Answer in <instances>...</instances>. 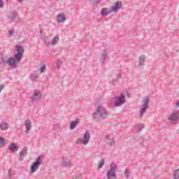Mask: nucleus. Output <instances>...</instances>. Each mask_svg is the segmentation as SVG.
Here are the masks:
<instances>
[{
  "label": "nucleus",
  "instance_id": "f257e3e1",
  "mask_svg": "<svg viewBox=\"0 0 179 179\" xmlns=\"http://www.w3.org/2000/svg\"><path fill=\"white\" fill-rule=\"evenodd\" d=\"M117 164L115 163H111L110 165V169L107 171V178L108 179H116L117 175L115 171H117Z\"/></svg>",
  "mask_w": 179,
  "mask_h": 179
},
{
  "label": "nucleus",
  "instance_id": "f03ea898",
  "mask_svg": "<svg viewBox=\"0 0 179 179\" xmlns=\"http://www.w3.org/2000/svg\"><path fill=\"white\" fill-rule=\"evenodd\" d=\"M90 141V133L89 131H85L83 134V138H77L76 143H80L83 145H87Z\"/></svg>",
  "mask_w": 179,
  "mask_h": 179
},
{
  "label": "nucleus",
  "instance_id": "7ed1b4c3",
  "mask_svg": "<svg viewBox=\"0 0 179 179\" xmlns=\"http://www.w3.org/2000/svg\"><path fill=\"white\" fill-rule=\"evenodd\" d=\"M16 48L17 51V54L15 55L16 62H20V59H22V57H23V48L17 45Z\"/></svg>",
  "mask_w": 179,
  "mask_h": 179
},
{
  "label": "nucleus",
  "instance_id": "20e7f679",
  "mask_svg": "<svg viewBox=\"0 0 179 179\" xmlns=\"http://www.w3.org/2000/svg\"><path fill=\"white\" fill-rule=\"evenodd\" d=\"M94 118H96V117L104 118V117H106V110L101 107H99L97 111L94 113Z\"/></svg>",
  "mask_w": 179,
  "mask_h": 179
},
{
  "label": "nucleus",
  "instance_id": "39448f33",
  "mask_svg": "<svg viewBox=\"0 0 179 179\" xmlns=\"http://www.w3.org/2000/svg\"><path fill=\"white\" fill-rule=\"evenodd\" d=\"M40 164H41V160H40V157H38V159L31 166V173H36V170H38Z\"/></svg>",
  "mask_w": 179,
  "mask_h": 179
},
{
  "label": "nucleus",
  "instance_id": "423d86ee",
  "mask_svg": "<svg viewBox=\"0 0 179 179\" xmlns=\"http://www.w3.org/2000/svg\"><path fill=\"white\" fill-rule=\"evenodd\" d=\"M143 103L144 104V106L141 108V110H140L141 114H144V113H146V110L148 107V104L149 103V98L148 96H145L143 99Z\"/></svg>",
  "mask_w": 179,
  "mask_h": 179
},
{
  "label": "nucleus",
  "instance_id": "0eeeda50",
  "mask_svg": "<svg viewBox=\"0 0 179 179\" xmlns=\"http://www.w3.org/2000/svg\"><path fill=\"white\" fill-rule=\"evenodd\" d=\"M124 103H125V95L122 94L120 96L117 98L116 101H115V106L118 107L122 104H124Z\"/></svg>",
  "mask_w": 179,
  "mask_h": 179
},
{
  "label": "nucleus",
  "instance_id": "6e6552de",
  "mask_svg": "<svg viewBox=\"0 0 179 179\" xmlns=\"http://www.w3.org/2000/svg\"><path fill=\"white\" fill-rule=\"evenodd\" d=\"M122 3L120 1H117L113 6L110 7V12H113L114 13H116V12H118V10L121 8Z\"/></svg>",
  "mask_w": 179,
  "mask_h": 179
},
{
  "label": "nucleus",
  "instance_id": "1a4fd4ad",
  "mask_svg": "<svg viewBox=\"0 0 179 179\" xmlns=\"http://www.w3.org/2000/svg\"><path fill=\"white\" fill-rule=\"evenodd\" d=\"M169 119L171 120V121H172L173 122H178V121H179V111L176 110L175 112H173Z\"/></svg>",
  "mask_w": 179,
  "mask_h": 179
},
{
  "label": "nucleus",
  "instance_id": "9d476101",
  "mask_svg": "<svg viewBox=\"0 0 179 179\" xmlns=\"http://www.w3.org/2000/svg\"><path fill=\"white\" fill-rule=\"evenodd\" d=\"M44 41L46 45H51V44H57V42L59 41V36H55L52 43H50V39H48V38H45Z\"/></svg>",
  "mask_w": 179,
  "mask_h": 179
},
{
  "label": "nucleus",
  "instance_id": "9b49d317",
  "mask_svg": "<svg viewBox=\"0 0 179 179\" xmlns=\"http://www.w3.org/2000/svg\"><path fill=\"white\" fill-rule=\"evenodd\" d=\"M41 99V92L40 91H36L32 96V101H38Z\"/></svg>",
  "mask_w": 179,
  "mask_h": 179
},
{
  "label": "nucleus",
  "instance_id": "f8f14e48",
  "mask_svg": "<svg viewBox=\"0 0 179 179\" xmlns=\"http://www.w3.org/2000/svg\"><path fill=\"white\" fill-rule=\"evenodd\" d=\"M106 142L110 146H113V145H114L115 143L114 138H113V137H111L110 136H106Z\"/></svg>",
  "mask_w": 179,
  "mask_h": 179
},
{
  "label": "nucleus",
  "instance_id": "ddd939ff",
  "mask_svg": "<svg viewBox=\"0 0 179 179\" xmlns=\"http://www.w3.org/2000/svg\"><path fill=\"white\" fill-rule=\"evenodd\" d=\"M16 62H17L16 60L12 57L9 58L7 60V64L10 66H17V64Z\"/></svg>",
  "mask_w": 179,
  "mask_h": 179
},
{
  "label": "nucleus",
  "instance_id": "4468645a",
  "mask_svg": "<svg viewBox=\"0 0 179 179\" xmlns=\"http://www.w3.org/2000/svg\"><path fill=\"white\" fill-rule=\"evenodd\" d=\"M110 13H111V10L108 8H103L101 12L102 16H106V15H110Z\"/></svg>",
  "mask_w": 179,
  "mask_h": 179
},
{
  "label": "nucleus",
  "instance_id": "2eb2a0df",
  "mask_svg": "<svg viewBox=\"0 0 179 179\" xmlns=\"http://www.w3.org/2000/svg\"><path fill=\"white\" fill-rule=\"evenodd\" d=\"M65 15L64 14H59L57 15V21L59 22V23H62L64 22H65Z\"/></svg>",
  "mask_w": 179,
  "mask_h": 179
},
{
  "label": "nucleus",
  "instance_id": "dca6fc26",
  "mask_svg": "<svg viewBox=\"0 0 179 179\" xmlns=\"http://www.w3.org/2000/svg\"><path fill=\"white\" fill-rule=\"evenodd\" d=\"M9 149L10 152H17V145L15 143H11L9 145Z\"/></svg>",
  "mask_w": 179,
  "mask_h": 179
},
{
  "label": "nucleus",
  "instance_id": "f3484780",
  "mask_svg": "<svg viewBox=\"0 0 179 179\" xmlns=\"http://www.w3.org/2000/svg\"><path fill=\"white\" fill-rule=\"evenodd\" d=\"M25 127L27 132L31 129V122L30 120H26L25 121Z\"/></svg>",
  "mask_w": 179,
  "mask_h": 179
},
{
  "label": "nucleus",
  "instance_id": "a211bd4d",
  "mask_svg": "<svg viewBox=\"0 0 179 179\" xmlns=\"http://www.w3.org/2000/svg\"><path fill=\"white\" fill-rule=\"evenodd\" d=\"M27 155V149L24 148L22 151L20 152V157L21 159H23V157H26Z\"/></svg>",
  "mask_w": 179,
  "mask_h": 179
},
{
  "label": "nucleus",
  "instance_id": "6ab92c4d",
  "mask_svg": "<svg viewBox=\"0 0 179 179\" xmlns=\"http://www.w3.org/2000/svg\"><path fill=\"white\" fill-rule=\"evenodd\" d=\"M71 164V161L69 159H63L62 166L63 167H68Z\"/></svg>",
  "mask_w": 179,
  "mask_h": 179
},
{
  "label": "nucleus",
  "instance_id": "aec40b11",
  "mask_svg": "<svg viewBox=\"0 0 179 179\" xmlns=\"http://www.w3.org/2000/svg\"><path fill=\"white\" fill-rule=\"evenodd\" d=\"M78 124H79V122H78V120L71 122L70 124V129H73L75 128V127H76V125H78Z\"/></svg>",
  "mask_w": 179,
  "mask_h": 179
},
{
  "label": "nucleus",
  "instance_id": "412c9836",
  "mask_svg": "<svg viewBox=\"0 0 179 179\" xmlns=\"http://www.w3.org/2000/svg\"><path fill=\"white\" fill-rule=\"evenodd\" d=\"M0 128L2 131H5V129H8V124L5 122H2L0 124Z\"/></svg>",
  "mask_w": 179,
  "mask_h": 179
},
{
  "label": "nucleus",
  "instance_id": "4be33fe9",
  "mask_svg": "<svg viewBox=\"0 0 179 179\" xmlns=\"http://www.w3.org/2000/svg\"><path fill=\"white\" fill-rule=\"evenodd\" d=\"M6 140L3 137H0V148H2V146H5Z\"/></svg>",
  "mask_w": 179,
  "mask_h": 179
},
{
  "label": "nucleus",
  "instance_id": "5701e85b",
  "mask_svg": "<svg viewBox=\"0 0 179 179\" xmlns=\"http://www.w3.org/2000/svg\"><path fill=\"white\" fill-rule=\"evenodd\" d=\"M145 56L140 57V58H139L140 65H143V64H145Z\"/></svg>",
  "mask_w": 179,
  "mask_h": 179
},
{
  "label": "nucleus",
  "instance_id": "b1692460",
  "mask_svg": "<svg viewBox=\"0 0 179 179\" xmlns=\"http://www.w3.org/2000/svg\"><path fill=\"white\" fill-rule=\"evenodd\" d=\"M173 178L175 179H178L179 178V169H177L174 173H173Z\"/></svg>",
  "mask_w": 179,
  "mask_h": 179
},
{
  "label": "nucleus",
  "instance_id": "393cba45",
  "mask_svg": "<svg viewBox=\"0 0 179 179\" xmlns=\"http://www.w3.org/2000/svg\"><path fill=\"white\" fill-rule=\"evenodd\" d=\"M47 71V69L45 68V66H43L39 69L40 73H44Z\"/></svg>",
  "mask_w": 179,
  "mask_h": 179
},
{
  "label": "nucleus",
  "instance_id": "a878e982",
  "mask_svg": "<svg viewBox=\"0 0 179 179\" xmlns=\"http://www.w3.org/2000/svg\"><path fill=\"white\" fill-rule=\"evenodd\" d=\"M124 176L126 177V178H128L129 177V170L128 169L125 170Z\"/></svg>",
  "mask_w": 179,
  "mask_h": 179
},
{
  "label": "nucleus",
  "instance_id": "bb28decb",
  "mask_svg": "<svg viewBox=\"0 0 179 179\" xmlns=\"http://www.w3.org/2000/svg\"><path fill=\"white\" fill-rule=\"evenodd\" d=\"M103 166H104V161L99 162V168L101 169V167Z\"/></svg>",
  "mask_w": 179,
  "mask_h": 179
},
{
  "label": "nucleus",
  "instance_id": "cd10ccee",
  "mask_svg": "<svg viewBox=\"0 0 179 179\" xmlns=\"http://www.w3.org/2000/svg\"><path fill=\"white\" fill-rule=\"evenodd\" d=\"M138 127H138V131H141V129H142V128H143V125H142V124L138 125Z\"/></svg>",
  "mask_w": 179,
  "mask_h": 179
},
{
  "label": "nucleus",
  "instance_id": "c85d7f7f",
  "mask_svg": "<svg viewBox=\"0 0 179 179\" xmlns=\"http://www.w3.org/2000/svg\"><path fill=\"white\" fill-rule=\"evenodd\" d=\"M2 6H3V2L0 1V8H2Z\"/></svg>",
  "mask_w": 179,
  "mask_h": 179
},
{
  "label": "nucleus",
  "instance_id": "c756f323",
  "mask_svg": "<svg viewBox=\"0 0 179 179\" xmlns=\"http://www.w3.org/2000/svg\"><path fill=\"white\" fill-rule=\"evenodd\" d=\"M9 34H10V36H12V34H13V30H10V31H9Z\"/></svg>",
  "mask_w": 179,
  "mask_h": 179
},
{
  "label": "nucleus",
  "instance_id": "7c9ffc66",
  "mask_svg": "<svg viewBox=\"0 0 179 179\" xmlns=\"http://www.w3.org/2000/svg\"><path fill=\"white\" fill-rule=\"evenodd\" d=\"M92 2H95L96 3H97V2L100 1V0H92Z\"/></svg>",
  "mask_w": 179,
  "mask_h": 179
},
{
  "label": "nucleus",
  "instance_id": "2f4dec72",
  "mask_svg": "<svg viewBox=\"0 0 179 179\" xmlns=\"http://www.w3.org/2000/svg\"><path fill=\"white\" fill-rule=\"evenodd\" d=\"M176 107H177L178 108H179V102H176Z\"/></svg>",
  "mask_w": 179,
  "mask_h": 179
},
{
  "label": "nucleus",
  "instance_id": "473e14b6",
  "mask_svg": "<svg viewBox=\"0 0 179 179\" xmlns=\"http://www.w3.org/2000/svg\"><path fill=\"white\" fill-rule=\"evenodd\" d=\"M18 2H22L23 0H17Z\"/></svg>",
  "mask_w": 179,
  "mask_h": 179
},
{
  "label": "nucleus",
  "instance_id": "72a5a7b5",
  "mask_svg": "<svg viewBox=\"0 0 179 179\" xmlns=\"http://www.w3.org/2000/svg\"><path fill=\"white\" fill-rule=\"evenodd\" d=\"M1 92H2V88L0 87V93H1Z\"/></svg>",
  "mask_w": 179,
  "mask_h": 179
}]
</instances>
